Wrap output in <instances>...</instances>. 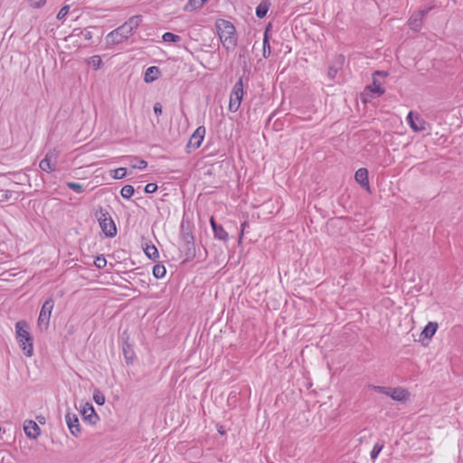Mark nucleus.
Returning <instances> with one entry per match:
<instances>
[{
    "mask_svg": "<svg viewBox=\"0 0 463 463\" xmlns=\"http://www.w3.org/2000/svg\"><path fill=\"white\" fill-rule=\"evenodd\" d=\"M15 339L23 353L31 357L33 354V337L30 333L29 323L25 320H19L15 323Z\"/></svg>",
    "mask_w": 463,
    "mask_h": 463,
    "instance_id": "f257e3e1",
    "label": "nucleus"
},
{
    "mask_svg": "<svg viewBox=\"0 0 463 463\" xmlns=\"http://www.w3.org/2000/svg\"><path fill=\"white\" fill-rule=\"evenodd\" d=\"M215 27L222 46L227 50H233L237 45V34L235 26L229 21L220 19Z\"/></svg>",
    "mask_w": 463,
    "mask_h": 463,
    "instance_id": "f03ea898",
    "label": "nucleus"
},
{
    "mask_svg": "<svg viewBox=\"0 0 463 463\" xmlns=\"http://www.w3.org/2000/svg\"><path fill=\"white\" fill-rule=\"evenodd\" d=\"M94 216L98 220L99 227L106 237L114 238L117 235L116 223L108 209L99 206L95 211Z\"/></svg>",
    "mask_w": 463,
    "mask_h": 463,
    "instance_id": "7ed1b4c3",
    "label": "nucleus"
},
{
    "mask_svg": "<svg viewBox=\"0 0 463 463\" xmlns=\"http://www.w3.org/2000/svg\"><path fill=\"white\" fill-rule=\"evenodd\" d=\"M244 95L243 81L242 78H239L236 83L233 85L230 94L229 100V110L231 112H236L241 107V103Z\"/></svg>",
    "mask_w": 463,
    "mask_h": 463,
    "instance_id": "20e7f679",
    "label": "nucleus"
},
{
    "mask_svg": "<svg viewBox=\"0 0 463 463\" xmlns=\"http://www.w3.org/2000/svg\"><path fill=\"white\" fill-rule=\"evenodd\" d=\"M180 249L184 252L185 260H189L195 257L194 237L192 232H183L180 239Z\"/></svg>",
    "mask_w": 463,
    "mask_h": 463,
    "instance_id": "39448f33",
    "label": "nucleus"
},
{
    "mask_svg": "<svg viewBox=\"0 0 463 463\" xmlns=\"http://www.w3.org/2000/svg\"><path fill=\"white\" fill-rule=\"evenodd\" d=\"M53 307H54V301L52 298H49L48 299H46L44 301L43 305L42 306V308H41V311L39 314V317H38V326L41 329H47V327L49 326L50 317H51V314L53 309Z\"/></svg>",
    "mask_w": 463,
    "mask_h": 463,
    "instance_id": "423d86ee",
    "label": "nucleus"
},
{
    "mask_svg": "<svg viewBox=\"0 0 463 463\" xmlns=\"http://www.w3.org/2000/svg\"><path fill=\"white\" fill-rule=\"evenodd\" d=\"M130 36H132V33L128 32L127 26L122 24L110 32L107 35L106 40L109 44H119L128 40Z\"/></svg>",
    "mask_w": 463,
    "mask_h": 463,
    "instance_id": "0eeeda50",
    "label": "nucleus"
},
{
    "mask_svg": "<svg viewBox=\"0 0 463 463\" xmlns=\"http://www.w3.org/2000/svg\"><path fill=\"white\" fill-rule=\"evenodd\" d=\"M122 352L125 361L128 364H132L136 358V354L133 348V345L129 343V335L128 331L122 332L120 335Z\"/></svg>",
    "mask_w": 463,
    "mask_h": 463,
    "instance_id": "6e6552de",
    "label": "nucleus"
},
{
    "mask_svg": "<svg viewBox=\"0 0 463 463\" xmlns=\"http://www.w3.org/2000/svg\"><path fill=\"white\" fill-rule=\"evenodd\" d=\"M205 128L203 126L198 127L190 137L188 143L185 146L186 153H191L193 150H195L200 147L202 142L203 141L205 136Z\"/></svg>",
    "mask_w": 463,
    "mask_h": 463,
    "instance_id": "1a4fd4ad",
    "label": "nucleus"
},
{
    "mask_svg": "<svg viewBox=\"0 0 463 463\" xmlns=\"http://www.w3.org/2000/svg\"><path fill=\"white\" fill-rule=\"evenodd\" d=\"M57 157L58 152L55 149L47 152L44 158L40 161L39 167L46 173L55 171Z\"/></svg>",
    "mask_w": 463,
    "mask_h": 463,
    "instance_id": "9d476101",
    "label": "nucleus"
},
{
    "mask_svg": "<svg viewBox=\"0 0 463 463\" xmlns=\"http://www.w3.org/2000/svg\"><path fill=\"white\" fill-rule=\"evenodd\" d=\"M407 122L414 132H422L427 129L428 123L419 115L413 111H410L407 116Z\"/></svg>",
    "mask_w": 463,
    "mask_h": 463,
    "instance_id": "9b49d317",
    "label": "nucleus"
},
{
    "mask_svg": "<svg viewBox=\"0 0 463 463\" xmlns=\"http://www.w3.org/2000/svg\"><path fill=\"white\" fill-rule=\"evenodd\" d=\"M65 421L72 436L79 437L81 434V428L79 418L76 414L68 411L65 415Z\"/></svg>",
    "mask_w": 463,
    "mask_h": 463,
    "instance_id": "f8f14e48",
    "label": "nucleus"
},
{
    "mask_svg": "<svg viewBox=\"0 0 463 463\" xmlns=\"http://www.w3.org/2000/svg\"><path fill=\"white\" fill-rule=\"evenodd\" d=\"M80 414L83 420L90 425H95L99 420V417L95 411L94 407L89 402H86L83 405L82 409L80 410Z\"/></svg>",
    "mask_w": 463,
    "mask_h": 463,
    "instance_id": "ddd939ff",
    "label": "nucleus"
},
{
    "mask_svg": "<svg viewBox=\"0 0 463 463\" xmlns=\"http://www.w3.org/2000/svg\"><path fill=\"white\" fill-rule=\"evenodd\" d=\"M345 63V56L343 54H337L332 60L328 70H327V77L329 80H334L337 74V72L342 69Z\"/></svg>",
    "mask_w": 463,
    "mask_h": 463,
    "instance_id": "4468645a",
    "label": "nucleus"
},
{
    "mask_svg": "<svg viewBox=\"0 0 463 463\" xmlns=\"http://www.w3.org/2000/svg\"><path fill=\"white\" fill-rule=\"evenodd\" d=\"M210 224L215 239L226 242L229 239L228 232L223 227L216 222L213 217L210 218Z\"/></svg>",
    "mask_w": 463,
    "mask_h": 463,
    "instance_id": "2eb2a0df",
    "label": "nucleus"
},
{
    "mask_svg": "<svg viewBox=\"0 0 463 463\" xmlns=\"http://www.w3.org/2000/svg\"><path fill=\"white\" fill-rule=\"evenodd\" d=\"M25 435L29 439H35L40 436L41 430L38 424L33 420H25L24 425Z\"/></svg>",
    "mask_w": 463,
    "mask_h": 463,
    "instance_id": "dca6fc26",
    "label": "nucleus"
},
{
    "mask_svg": "<svg viewBox=\"0 0 463 463\" xmlns=\"http://www.w3.org/2000/svg\"><path fill=\"white\" fill-rule=\"evenodd\" d=\"M355 181L366 191L370 192V184L368 180V170L364 167L359 168L354 174Z\"/></svg>",
    "mask_w": 463,
    "mask_h": 463,
    "instance_id": "f3484780",
    "label": "nucleus"
},
{
    "mask_svg": "<svg viewBox=\"0 0 463 463\" xmlns=\"http://www.w3.org/2000/svg\"><path fill=\"white\" fill-rule=\"evenodd\" d=\"M391 392H389V395L393 401L397 402H405L409 398V392L402 388V387H396V388H391Z\"/></svg>",
    "mask_w": 463,
    "mask_h": 463,
    "instance_id": "a211bd4d",
    "label": "nucleus"
},
{
    "mask_svg": "<svg viewBox=\"0 0 463 463\" xmlns=\"http://www.w3.org/2000/svg\"><path fill=\"white\" fill-rule=\"evenodd\" d=\"M142 22V16L141 15H133L130 18L128 19L123 24L127 26L128 32L134 34L137 28L139 26V24Z\"/></svg>",
    "mask_w": 463,
    "mask_h": 463,
    "instance_id": "6ab92c4d",
    "label": "nucleus"
},
{
    "mask_svg": "<svg viewBox=\"0 0 463 463\" xmlns=\"http://www.w3.org/2000/svg\"><path fill=\"white\" fill-rule=\"evenodd\" d=\"M160 75V70L156 66H151L146 69L145 75H144V80L146 83H151L155 81L156 79H158Z\"/></svg>",
    "mask_w": 463,
    "mask_h": 463,
    "instance_id": "aec40b11",
    "label": "nucleus"
},
{
    "mask_svg": "<svg viewBox=\"0 0 463 463\" xmlns=\"http://www.w3.org/2000/svg\"><path fill=\"white\" fill-rule=\"evenodd\" d=\"M269 7L270 2L269 0H262L256 7V16L260 19L264 18L267 15Z\"/></svg>",
    "mask_w": 463,
    "mask_h": 463,
    "instance_id": "412c9836",
    "label": "nucleus"
},
{
    "mask_svg": "<svg viewBox=\"0 0 463 463\" xmlns=\"http://www.w3.org/2000/svg\"><path fill=\"white\" fill-rule=\"evenodd\" d=\"M437 329V322H429L422 330L420 335L424 336L425 338L430 339L435 335Z\"/></svg>",
    "mask_w": 463,
    "mask_h": 463,
    "instance_id": "4be33fe9",
    "label": "nucleus"
},
{
    "mask_svg": "<svg viewBox=\"0 0 463 463\" xmlns=\"http://www.w3.org/2000/svg\"><path fill=\"white\" fill-rule=\"evenodd\" d=\"M270 53L271 50L269 44V28H267L264 33L262 55L264 58H268L269 57Z\"/></svg>",
    "mask_w": 463,
    "mask_h": 463,
    "instance_id": "5701e85b",
    "label": "nucleus"
},
{
    "mask_svg": "<svg viewBox=\"0 0 463 463\" xmlns=\"http://www.w3.org/2000/svg\"><path fill=\"white\" fill-rule=\"evenodd\" d=\"M144 251L147 258L152 260H156L159 257L158 250L156 247L153 244L149 245L146 243V247H144Z\"/></svg>",
    "mask_w": 463,
    "mask_h": 463,
    "instance_id": "b1692460",
    "label": "nucleus"
},
{
    "mask_svg": "<svg viewBox=\"0 0 463 463\" xmlns=\"http://www.w3.org/2000/svg\"><path fill=\"white\" fill-rule=\"evenodd\" d=\"M87 63L94 71H98L102 65V59L99 55H93L87 60Z\"/></svg>",
    "mask_w": 463,
    "mask_h": 463,
    "instance_id": "393cba45",
    "label": "nucleus"
},
{
    "mask_svg": "<svg viewBox=\"0 0 463 463\" xmlns=\"http://www.w3.org/2000/svg\"><path fill=\"white\" fill-rule=\"evenodd\" d=\"M409 25L414 30H420L422 25V18L419 14L411 16L409 19Z\"/></svg>",
    "mask_w": 463,
    "mask_h": 463,
    "instance_id": "a878e982",
    "label": "nucleus"
},
{
    "mask_svg": "<svg viewBox=\"0 0 463 463\" xmlns=\"http://www.w3.org/2000/svg\"><path fill=\"white\" fill-rule=\"evenodd\" d=\"M206 1L205 0H189L185 5V11H193L200 8Z\"/></svg>",
    "mask_w": 463,
    "mask_h": 463,
    "instance_id": "bb28decb",
    "label": "nucleus"
},
{
    "mask_svg": "<svg viewBox=\"0 0 463 463\" xmlns=\"http://www.w3.org/2000/svg\"><path fill=\"white\" fill-rule=\"evenodd\" d=\"M383 447H384V442L383 441L376 442L374 444L373 449L370 452V457H371L373 461H374L377 458L378 455L383 450Z\"/></svg>",
    "mask_w": 463,
    "mask_h": 463,
    "instance_id": "cd10ccee",
    "label": "nucleus"
},
{
    "mask_svg": "<svg viewBox=\"0 0 463 463\" xmlns=\"http://www.w3.org/2000/svg\"><path fill=\"white\" fill-rule=\"evenodd\" d=\"M371 92L376 94L378 97L383 95L385 92V89L376 82V80L373 79V84L367 87Z\"/></svg>",
    "mask_w": 463,
    "mask_h": 463,
    "instance_id": "c85d7f7f",
    "label": "nucleus"
},
{
    "mask_svg": "<svg viewBox=\"0 0 463 463\" xmlns=\"http://www.w3.org/2000/svg\"><path fill=\"white\" fill-rule=\"evenodd\" d=\"M134 192V187L130 184H127L121 188L120 194L125 199H130L133 196Z\"/></svg>",
    "mask_w": 463,
    "mask_h": 463,
    "instance_id": "c756f323",
    "label": "nucleus"
},
{
    "mask_svg": "<svg viewBox=\"0 0 463 463\" xmlns=\"http://www.w3.org/2000/svg\"><path fill=\"white\" fill-rule=\"evenodd\" d=\"M162 39L166 43H178L181 41V37L170 32H166L163 34Z\"/></svg>",
    "mask_w": 463,
    "mask_h": 463,
    "instance_id": "7c9ffc66",
    "label": "nucleus"
},
{
    "mask_svg": "<svg viewBox=\"0 0 463 463\" xmlns=\"http://www.w3.org/2000/svg\"><path fill=\"white\" fill-rule=\"evenodd\" d=\"M165 268L164 265H160V264H156L153 268V275L155 276V278L156 279H162L165 277Z\"/></svg>",
    "mask_w": 463,
    "mask_h": 463,
    "instance_id": "2f4dec72",
    "label": "nucleus"
},
{
    "mask_svg": "<svg viewBox=\"0 0 463 463\" xmlns=\"http://www.w3.org/2000/svg\"><path fill=\"white\" fill-rule=\"evenodd\" d=\"M132 168H137L139 170H143L147 166V162L144 159H139L137 157L133 158L131 162Z\"/></svg>",
    "mask_w": 463,
    "mask_h": 463,
    "instance_id": "473e14b6",
    "label": "nucleus"
},
{
    "mask_svg": "<svg viewBox=\"0 0 463 463\" xmlns=\"http://www.w3.org/2000/svg\"><path fill=\"white\" fill-rule=\"evenodd\" d=\"M93 400L98 405H103L106 401L104 394L98 389L93 392Z\"/></svg>",
    "mask_w": 463,
    "mask_h": 463,
    "instance_id": "72a5a7b5",
    "label": "nucleus"
},
{
    "mask_svg": "<svg viewBox=\"0 0 463 463\" xmlns=\"http://www.w3.org/2000/svg\"><path fill=\"white\" fill-rule=\"evenodd\" d=\"M14 194V192L11 190H0V201L7 202L9 201Z\"/></svg>",
    "mask_w": 463,
    "mask_h": 463,
    "instance_id": "f704fd0d",
    "label": "nucleus"
},
{
    "mask_svg": "<svg viewBox=\"0 0 463 463\" xmlns=\"http://www.w3.org/2000/svg\"><path fill=\"white\" fill-rule=\"evenodd\" d=\"M27 1L29 3V5L34 9L43 8L46 4V0H27Z\"/></svg>",
    "mask_w": 463,
    "mask_h": 463,
    "instance_id": "c9c22d12",
    "label": "nucleus"
},
{
    "mask_svg": "<svg viewBox=\"0 0 463 463\" xmlns=\"http://www.w3.org/2000/svg\"><path fill=\"white\" fill-rule=\"evenodd\" d=\"M114 175H112L114 179H122L127 175V169L125 167H119L115 169Z\"/></svg>",
    "mask_w": 463,
    "mask_h": 463,
    "instance_id": "e433bc0d",
    "label": "nucleus"
},
{
    "mask_svg": "<svg viewBox=\"0 0 463 463\" xmlns=\"http://www.w3.org/2000/svg\"><path fill=\"white\" fill-rule=\"evenodd\" d=\"M66 184H67L68 188L71 189L72 191H74L76 193L83 192V185L79 183L68 182Z\"/></svg>",
    "mask_w": 463,
    "mask_h": 463,
    "instance_id": "4c0bfd02",
    "label": "nucleus"
},
{
    "mask_svg": "<svg viewBox=\"0 0 463 463\" xmlns=\"http://www.w3.org/2000/svg\"><path fill=\"white\" fill-rule=\"evenodd\" d=\"M94 265L98 268V269H103L106 267L107 265V260L105 259V257L103 255H100V256H98L95 260H94Z\"/></svg>",
    "mask_w": 463,
    "mask_h": 463,
    "instance_id": "58836bf2",
    "label": "nucleus"
},
{
    "mask_svg": "<svg viewBox=\"0 0 463 463\" xmlns=\"http://www.w3.org/2000/svg\"><path fill=\"white\" fill-rule=\"evenodd\" d=\"M371 388L373 390H374L375 392H377L379 393L385 394L387 396L389 395V392H391L390 387L379 386V385H372Z\"/></svg>",
    "mask_w": 463,
    "mask_h": 463,
    "instance_id": "ea45409f",
    "label": "nucleus"
},
{
    "mask_svg": "<svg viewBox=\"0 0 463 463\" xmlns=\"http://www.w3.org/2000/svg\"><path fill=\"white\" fill-rule=\"evenodd\" d=\"M69 10H70V6H69V5H64V6H62V7L60 9V11L58 12L56 18H57L58 20H61V19H63V18L68 14Z\"/></svg>",
    "mask_w": 463,
    "mask_h": 463,
    "instance_id": "a19ab883",
    "label": "nucleus"
},
{
    "mask_svg": "<svg viewBox=\"0 0 463 463\" xmlns=\"http://www.w3.org/2000/svg\"><path fill=\"white\" fill-rule=\"evenodd\" d=\"M157 190V184L155 183H149L145 186L146 194H153Z\"/></svg>",
    "mask_w": 463,
    "mask_h": 463,
    "instance_id": "79ce46f5",
    "label": "nucleus"
},
{
    "mask_svg": "<svg viewBox=\"0 0 463 463\" xmlns=\"http://www.w3.org/2000/svg\"><path fill=\"white\" fill-rule=\"evenodd\" d=\"M249 225L248 222L247 221H244L241 224V232H240V234H239V243L241 242L242 241V238L244 236V231L246 229V227Z\"/></svg>",
    "mask_w": 463,
    "mask_h": 463,
    "instance_id": "37998d69",
    "label": "nucleus"
},
{
    "mask_svg": "<svg viewBox=\"0 0 463 463\" xmlns=\"http://www.w3.org/2000/svg\"><path fill=\"white\" fill-rule=\"evenodd\" d=\"M154 113L158 117L162 114V105L160 102H156L153 107Z\"/></svg>",
    "mask_w": 463,
    "mask_h": 463,
    "instance_id": "c03bdc74",
    "label": "nucleus"
},
{
    "mask_svg": "<svg viewBox=\"0 0 463 463\" xmlns=\"http://www.w3.org/2000/svg\"><path fill=\"white\" fill-rule=\"evenodd\" d=\"M430 10V8L420 10L418 14L423 19V17H425L428 14Z\"/></svg>",
    "mask_w": 463,
    "mask_h": 463,
    "instance_id": "a18cd8bd",
    "label": "nucleus"
},
{
    "mask_svg": "<svg viewBox=\"0 0 463 463\" xmlns=\"http://www.w3.org/2000/svg\"><path fill=\"white\" fill-rule=\"evenodd\" d=\"M388 75V73L386 71H376L374 73H373V78L375 76H382V77H386Z\"/></svg>",
    "mask_w": 463,
    "mask_h": 463,
    "instance_id": "49530a36",
    "label": "nucleus"
},
{
    "mask_svg": "<svg viewBox=\"0 0 463 463\" xmlns=\"http://www.w3.org/2000/svg\"><path fill=\"white\" fill-rule=\"evenodd\" d=\"M83 37L85 40H90L92 38V33L90 31H87L83 33Z\"/></svg>",
    "mask_w": 463,
    "mask_h": 463,
    "instance_id": "de8ad7c7",
    "label": "nucleus"
}]
</instances>
